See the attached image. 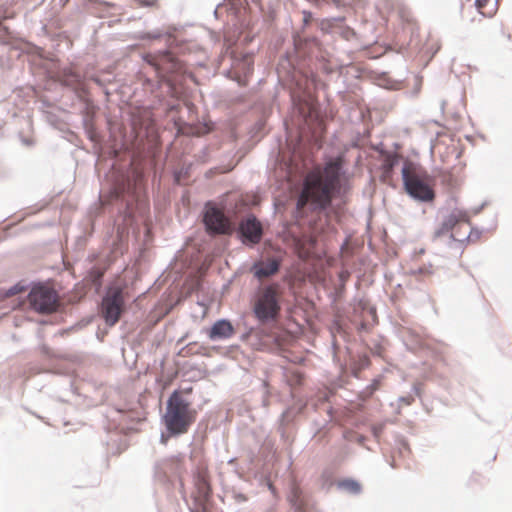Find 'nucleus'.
<instances>
[{"label": "nucleus", "instance_id": "nucleus-1", "mask_svg": "<svg viewBox=\"0 0 512 512\" xmlns=\"http://www.w3.org/2000/svg\"><path fill=\"white\" fill-rule=\"evenodd\" d=\"M345 159L337 156L327 161L322 170L307 174L302 192L297 201L298 210L310 204L313 209H326L333 196L346 190L347 176L344 171Z\"/></svg>", "mask_w": 512, "mask_h": 512}, {"label": "nucleus", "instance_id": "nucleus-2", "mask_svg": "<svg viewBox=\"0 0 512 512\" xmlns=\"http://www.w3.org/2000/svg\"><path fill=\"white\" fill-rule=\"evenodd\" d=\"M196 416L191 403L179 391H174L168 399L163 421L170 434L180 435L188 432Z\"/></svg>", "mask_w": 512, "mask_h": 512}, {"label": "nucleus", "instance_id": "nucleus-3", "mask_svg": "<svg viewBox=\"0 0 512 512\" xmlns=\"http://www.w3.org/2000/svg\"><path fill=\"white\" fill-rule=\"evenodd\" d=\"M402 178L404 188L412 198L422 202L434 200V178L427 171L413 164H405L402 169Z\"/></svg>", "mask_w": 512, "mask_h": 512}, {"label": "nucleus", "instance_id": "nucleus-4", "mask_svg": "<svg viewBox=\"0 0 512 512\" xmlns=\"http://www.w3.org/2000/svg\"><path fill=\"white\" fill-rule=\"evenodd\" d=\"M283 289L278 283H271L258 289L253 303V312L260 322L274 321L281 311Z\"/></svg>", "mask_w": 512, "mask_h": 512}, {"label": "nucleus", "instance_id": "nucleus-5", "mask_svg": "<svg viewBox=\"0 0 512 512\" xmlns=\"http://www.w3.org/2000/svg\"><path fill=\"white\" fill-rule=\"evenodd\" d=\"M446 235L459 244L471 241L472 227L467 211L455 208L444 216L441 224L434 231L433 238L440 239Z\"/></svg>", "mask_w": 512, "mask_h": 512}, {"label": "nucleus", "instance_id": "nucleus-6", "mask_svg": "<svg viewBox=\"0 0 512 512\" xmlns=\"http://www.w3.org/2000/svg\"><path fill=\"white\" fill-rule=\"evenodd\" d=\"M27 299L30 308L39 314L54 313L60 305L57 291L47 284L34 285Z\"/></svg>", "mask_w": 512, "mask_h": 512}, {"label": "nucleus", "instance_id": "nucleus-7", "mask_svg": "<svg viewBox=\"0 0 512 512\" xmlns=\"http://www.w3.org/2000/svg\"><path fill=\"white\" fill-rule=\"evenodd\" d=\"M124 297L122 289L118 287L110 288L102 300L101 312L105 322L109 326L115 325L123 312Z\"/></svg>", "mask_w": 512, "mask_h": 512}, {"label": "nucleus", "instance_id": "nucleus-8", "mask_svg": "<svg viewBox=\"0 0 512 512\" xmlns=\"http://www.w3.org/2000/svg\"><path fill=\"white\" fill-rule=\"evenodd\" d=\"M204 222L207 230L214 234H227L231 230L229 219L216 207L207 208Z\"/></svg>", "mask_w": 512, "mask_h": 512}, {"label": "nucleus", "instance_id": "nucleus-9", "mask_svg": "<svg viewBox=\"0 0 512 512\" xmlns=\"http://www.w3.org/2000/svg\"><path fill=\"white\" fill-rule=\"evenodd\" d=\"M239 231L244 243L258 244L262 238V225L255 216L250 215L241 221Z\"/></svg>", "mask_w": 512, "mask_h": 512}, {"label": "nucleus", "instance_id": "nucleus-10", "mask_svg": "<svg viewBox=\"0 0 512 512\" xmlns=\"http://www.w3.org/2000/svg\"><path fill=\"white\" fill-rule=\"evenodd\" d=\"M281 261L276 258H269L267 260H260L252 266V272L258 279L268 278L275 275L280 268Z\"/></svg>", "mask_w": 512, "mask_h": 512}, {"label": "nucleus", "instance_id": "nucleus-11", "mask_svg": "<svg viewBox=\"0 0 512 512\" xmlns=\"http://www.w3.org/2000/svg\"><path fill=\"white\" fill-rule=\"evenodd\" d=\"M234 334L232 324L227 320H218L209 330L208 336L212 340L230 338Z\"/></svg>", "mask_w": 512, "mask_h": 512}, {"label": "nucleus", "instance_id": "nucleus-12", "mask_svg": "<svg viewBox=\"0 0 512 512\" xmlns=\"http://www.w3.org/2000/svg\"><path fill=\"white\" fill-rule=\"evenodd\" d=\"M476 8L484 17H492L498 9L497 0H476Z\"/></svg>", "mask_w": 512, "mask_h": 512}, {"label": "nucleus", "instance_id": "nucleus-13", "mask_svg": "<svg viewBox=\"0 0 512 512\" xmlns=\"http://www.w3.org/2000/svg\"><path fill=\"white\" fill-rule=\"evenodd\" d=\"M26 290L25 286L22 285L21 283H17L16 285H14L13 287L9 288L8 290H6L4 292V295L3 297L4 298H8V297H12L14 295H17L19 293H22Z\"/></svg>", "mask_w": 512, "mask_h": 512}, {"label": "nucleus", "instance_id": "nucleus-14", "mask_svg": "<svg viewBox=\"0 0 512 512\" xmlns=\"http://www.w3.org/2000/svg\"><path fill=\"white\" fill-rule=\"evenodd\" d=\"M341 486L353 493H358L361 490L360 484L354 480H344Z\"/></svg>", "mask_w": 512, "mask_h": 512}, {"label": "nucleus", "instance_id": "nucleus-15", "mask_svg": "<svg viewBox=\"0 0 512 512\" xmlns=\"http://www.w3.org/2000/svg\"><path fill=\"white\" fill-rule=\"evenodd\" d=\"M394 164H395V158H392V157H388L385 162L383 163V174H384V177H388L389 174L391 173L393 167H394Z\"/></svg>", "mask_w": 512, "mask_h": 512}, {"label": "nucleus", "instance_id": "nucleus-16", "mask_svg": "<svg viewBox=\"0 0 512 512\" xmlns=\"http://www.w3.org/2000/svg\"><path fill=\"white\" fill-rule=\"evenodd\" d=\"M198 486H199V490L201 491V493L204 496H207L209 494L210 488H209L208 482L204 478H201L199 480Z\"/></svg>", "mask_w": 512, "mask_h": 512}, {"label": "nucleus", "instance_id": "nucleus-17", "mask_svg": "<svg viewBox=\"0 0 512 512\" xmlns=\"http://www.w3.org/2000/svg\"><path fill=\"white\" fill-rule=\"evenodd\" d=\"M247 64H248V72L250 73L251 72V65H252V62L250 59L247 60Z\"/></svg>", "mask_w": 512, "mask_h": 512}, {"label": "nucleus", "instance_id": "nucleus-18", "mask_svg": "<svg viewBox=\"0 0 512 512\" xmlns=\"http://www.w3.org/2000/svg\"><path fill=\"white\" fill-rule=\"evenodd\" d=\"M269 489H270V491H271L273 494H275L276 490H275V487L273 486V484H271V483L269 484Z\"/></svg>", "mask_w": 512, "mask_h": 512}, {"label": "nucleus", "instance_id": "nucleus-19", "mask_svg": "<svg viewBox=\"0 0 512 512\" xmlns=\"http://www.w3.org/2000/svg\"><path fill=\"white\" fill-rule=\"evenodd\" d=\"M164 58H165V59H169V60H171V61H172V58H171L170 54H166Z\"/></svg>", "mask_w": 512, "mask_h": 512}, {"label": "nucleus", "instance_id": "nucleus-20", "mask_svg": "<svg viewBox=\"0 0 512 512\" xmlns=\"http://www.w3.org/2000/svg\"><path fill=\"white\" fill-rule=\"evenodd\" d=\"M172 65H173V67H174L175 69H178V68H177L178 63H176V62H172Z\"/></svg>", "mask_w": 512, "mask_h": 512}]
</instances>
